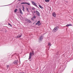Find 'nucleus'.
I'll return each mask as SVG.
<instances>
[{
    "label": "nucleus",
    "instance_id": "nucleus-1",
    "mask_svg": "<svg viewBox=\"0 0 73 73\" xmlns=\"http://www.w3.org/2000/svg\"><path fill=\"white\" fill-rule=\"evenodd\" d=\"M58 27L56 26L52 30V32H54H54H56L58 30Z\"/></svg>",
    "mask_w": 73,
    "mask_h": 73
},
{
    "label": "nucleus",
    "instance_id": "nucleus-2",
    "mask_svg": "<svg viewBox=\"0 0 73 73\" xmlns=\"http://www.w3.org/2000/svg\"><path fill=\"white\" fill-rule=\"evenodd\" d=\"M58 27L56 26L52 30V32H54H54H56L58 30Z\"/></svg>",
    "mask_w": 73,
    "mask_h": 73
},
{
    "label": "nucleus",
    "instance_id": "nucleus-3",
    "mask_svg": "<svg viewBox=\"0 0 73 73\" xmlns=\"http://www.w3.org/2000/svg\"><path fill=\"white\" fill-rule=\"evenodd\" d=\"M34 55V53L33 52H30L29 54V60L31 58V57H32V56H33Z\"/></svg>",
    "mask_w": 73,
    "mask_h": 73
},
{
    "label": "nucleus",
    "instance_id": "nucleus-4",
    "mask_svg": "<svg viewBox=\"0 0 73 73\" xmlns=\"http://www.w3.org/2000/svg\"><path fill=\"white\" fill-rule=\"evenodd\" d=\"M42 36H40V38H39V42H41V41H42Z\"/></svg>",
    "mask_w": 73,
    "mask_h": 73
},
{
    "label": "nucleus",
    "instance_id": "nucleus-5",
    "mask_svg": "<svg viewBox=\"0 0 73 73\" xmlns=\"http://www.w3.org/2000/svg\"><path fill=\"white\" fill-rule=\"evenodd\" d=\"M40 23V21H39L35 24V25H38V26H40L41 25V23Z\"/></svg>",
    "mask_w": 73,
    "mask_h": 73
},
{
    "label": "nucleus",
    "instance_id": "nucleus-6",
    "mask_svg": "<svg viewBox=\"0 0 73 73\" xmlns=\"http://www.w3.org/2000/svg\"><path fill=\"white\" fill-rule=\"evenodd\" d=\"M36 15L38 16H40V13L38 11H36Z\"/></svg>",
    "mask_w": 73,
    "mask_h": 73
},
{
    "label": "nucleus",
    "instance_id": "nucleus-7",
    "mask_svg": "<svg viewBox=\"0 0 73 73\" xmlns=\"http://www.w3.org/2000/svg\"><path fill=\"white\" fill-rule=\"evenodd\" d=\"M52 16H53V17H54L56 18V14L55 12H54L52 13Z\"/></svg>",
    "mask_w": 73,
    "mask_h": 73
},
{
    "label": "nucleus",
    "instance_id": "nucleus-8",
    "mask_svg": "<svg viewBox=\"0 0 73 73\" xmlns=\"http://www.w3.org/2000/svg\"><path fill=\"white\" fill-rule=\"evenodd\" d=\"M19 62L17 60L15 61L13 63L14 64H15V65H16V64H18Z\"/></svg>",
    "mask_w": 73,
    "mask_h": 73
},
{
    "label": "nucleus",
    "instance_id": "nucleus-9",
    "mask_svg": "<svg viewBox=\"0 0 73 73\" xmlns=\"http://www.w3.org/2000/svg\"><path fill=\"white\" fill-rule=\"evenodd\" d=\"M19 11L20 12V13H21V15H23V12H22V11L21 9H19Z\"/></svg>",
    "mask_w": 73,
    "mask_h": 73
},
{
    "label": "nucleus",
    "instance_id": "nucleus-10",
    "mask_svg": "<svg viewBox=\"0 0 73 73\" xmlns=\"http://www.w3.org/2000/svg\"><path fill=\"white\" fill-rule=\"evenodd\" d=\"M26 21H27V23H31V21L28 19H26Z\"/></svg>",
    "mask_w": 73,
    "mask_h": 73
},
{
    "label": "nucleus",
    "instance_id": "nucleus-11",
    "mask_svg": "<svg viewBox=\"0 0 73 73\" xmlns=\"http://www.w3.org/2000/svg\"><path fill=\"white\" fill-rule=\"evenodd\" d=\"M72 26V25L71 24H67L66 25V27H69V26Z\"/></svg>",
    "mask_w": 73,
    "mask_h": 73
},
{
    "label": "nucleus",
    "instance_id": "nucleus-12",
    "mask_svg": "<svg viewBox=\"0 0 73 73\" xmlns=\"http://www.w3.org/2000/svg\"><path fill=\"white\" fill-rule=\"evenodd\" d=\"M31 2H32V4H33V5H34L35 4V2H34L33 1H32Z\"/></svg>",
    "mask_w": 73,
    "mask_h": 73
},
{
    "label": "nucleus",
    "instance_id": "nucleus-13",
    "mask_svg": "<svg viewBox=\"0 0 73 73\" xmlns=\"http://www.w3.org/2000/svg\"><path fill=\"white\" fill-rule=\"evenodd\" d=\"M51 43H48V46H51Z\"/></svg>",
    "mask_w": 73,
    "mask_h": 73
},
{
    "label": "nucleus",
    "instance_id": "nucleus-14",
    "mask_svg": "<svg viewBox=\"0 0 73 73\" xmlns=\"http://www.w3.org/2000/svg\"><path fill=\"white\" fill-rule=\"evenodd\" d=\"M22 36V35H18V36H17V37H21Z\"/></svg>",
    "mask_w": 73,
    "mask_h": 73
},
{
    "label": "nucleus",
    "instance_id": "nucleus-15",
    "mask_svg": "<svg viewBox=\"0 0 73 73\" xmlns=\"http://www.w3.org/2000/svg\"><path fill=\"white\" fill-rule=\"evenodd\" d=\"M45 1L46 2L48 3L49 1V0H45Z\"/></svg>",
    "mask_w": 73,
    "mask_h": 73
},
{
    "label": "nucleus",
    "instance_id": "nucleus-16",
    "mask_svg": "<svg viewBox=\"0 0 73 73\" xmlns=\"http://www.w3.org/2000/svg\"><path fill=\"white\" fill-rule=\"evenodd\" d=\"M39 7H40V8H41V9H42V8H43V7H42V6H41L40 5H39Z\"/></svg>",
    "mask_w": 73,
    "mask_h": 73
},
{
    "label": "nucleus",
    "instance_id": "nucleus-17",
    "mask_svg": "<svg viewBox=\"0 0 73 73\" xmlns=\"http://www.w3.org/2000/svg\"><path fill=\"white\" fill-rule=\"evenodd\" d=\"M25 4H27L28 5H30V3H26Z\"/></svg>",
    "mask_w": 73,
    "mask_h": 73
},
{
    "label": "nucleus",
    "instance_id": "nucleus-18",
    "mask_svg": "<svg viewBox=\"0 0 73 73\" xmlns=\"http://www.w3.org/2000/svg\"><path fill=\"white\" fill-rule=\"evenodd\" d=\"M17 9H16L14 10L15 12H17Z\"/></svg>",
    "mask_w": 73,
    "mask_h": 73
},
{
    "label": "nucleus",
    "instance_id": "nucleus-19",
    "mask_svg": "<svg viewBox=\"0 0 73 73\" xmlns=\"http://www.w3.org/2000/svg\"><path fill=\"white\" fill-rule=\"evenodd\" d=\"M26 10L27 12H29V11L28 10V8H26Z\"/></svg>",
    "mask_w": 73,
    "mask_h": 73
},
{
    "label": "nucleus",
    "instance_id": "nucleus-20",
    "mask_svg": "<svg viewBox=\"0 0 73 73\" xmlns=\"http://www.w3.org/2000/svg\"><path fill=\"white\" fill-rule=\"evenodd\" d=\"M26 3H21V4H25Z\"/></svg>",
    "mask_w": 73,
    "mask_h": 73
},
{
    "label": "nucleus",
    "instance_id": "nucleus-21",
    "mask_svg": "<svg viewBox=\"0 0 73 73\" xmlns=\"http://www.w3.org/2000/svg\"><path fill=\"white\" fill-rule=\"evenodd\" d=\"M8 25H10L11 26V27H12V25H11V24H9V23H8Z\"/></svg>",
    "mask_w": 73,
    "mask_h": 73
},
{
    "label": "nucleus",
    "instance_id": "nucleus-22",
    "mask_svg": "<svg viewBox=\"0 0 73 73\" xmlns=\"http://www.w3.org/2000/svg\"><path fill=\"white\" fill-rule=\"evenodd\" d=\"M22 8H23V9H25V8H24V6H22Z\"/></svg>",
    "mask_w": 73,
    "mask_h": 73
},
{
    "label": "nucleus",
    "instance_id": "nucleus-23",
    "mask_svg": "<svg viewBox=\"0 0 73 73\" xmlns=\"http://www.w3.org/2000/svg\"><path fill=\"white\" fill-rule=\"evenodd\" d=\"M35 8H34V7H33L32 8V9H33V10H35Z\"/></svg>",
    "mask_w": 73,
    "mask_h": 73
},
{
    "label": "nucleus",
    "instance_id": "nucleus-24",
    "mask_svg": "<svg viewBox=\"0 0 73 73\" xmlns=\"http://www.w3.org/2000/svg\"><path fill=\"white\" fill-rule=\"evenodd\" d=\"M34 5H35V6H36V7H37V5H36V4H34Z\"/></svg>",
    "mask_w": 73,
    "mask_h": 73
},
{
    "label": "nucleus",
    "instance_id": "nucleus-25",
    "mask_svg": "<svg viewBox=\"0 0 73 73\" xmlns=\"http://www.w3.org/2000/svg\"><path fill=\"white\" fill-rule=\"evenodd\" d=\"M36 18V16H34L33 17V19H35V18Z\"/></svg>",
    "mask_w": 73,
    "mask_h": 73
},
{
    "label": "nucleus",
    "instance_id": "nucleus-26",
    "mask_svg": "<svg viewBox=\"0 0 73 73\" xmlns=\"http://www.w3.org/2000/svg\"><path fill=\"white\" fill-rule=\"evenodd\" d=\"M7 67V68H9V65H7V66H6Z\"/></svg>",
    "mask_w": 73,
    "mask_h": 73
},
{
    "label": "nucleus",
    "instance_id": "nucleus-27",
    "mask_svg": "<svg viewBox=\"0 0 73 73\" xmlns=\"http://www.w3.org/2000/svg\"><path fill=\"white\" fill-rule=\"evenodd\" d=\"M33 12L34 13H36V11H34Z\"/></svg>",
    "mask_w": 73,
    "mask_h": 73
},
{
    "label": "nucleus",
    "instance_id": "nucleus-28",
    "mask_svg": "<svg viewBox=\"0 0 73 73\" xmlns=\"http://www.w3.org/2000/svg\"><path fill=\"white\" fill-rule=\"evenodd\" d=\"M23 11H24V9H23Z\"/></svg>",
    "mask_w": 73,
    "mask_h": 73
},
{
    "label": "nucleus",
    "instance_id": "nucleus-29",
    "mask_svg": "<svg viewBox=\"0 0 73 73\" xmlns=\"http://www.w3.org/2000/svg\"><path fill=\"white\" fill-rule=\"evenodd\" d=\"M8 5H5V6H7Z\"/></svg>",
    "mask_w": 73,
    "mask_h": 73
},
{
    "label": "nucleus",
    "instance_id": "nucleus-30",
    "mask_svg": "<svg viewBox=\"0 0 73 73\" xmlns=\"http://www.w3.org/2000/svg\"><path fill=\"white\" fill-rule=\"evenodd\" d=\"M32 13H33V12L32 11Z\"/></svg>",
    "mask_w": 73,
    "mask_h": 73
},
{
    "label": "nucleus",
    "instance_id": "nucleus-31",
    "mask_svg": "<svg viewBox=\"0 0 73 73\" xmlns=\"http://www.w3.org/2000/svg\"><path fill=\"white\" fill-rule=\"evenodd\" d=\"M71 19H72V18L71 17Z\"/></svg>",
    "mask_w": 73,
    "mask_h": 73
}]
</instances>
